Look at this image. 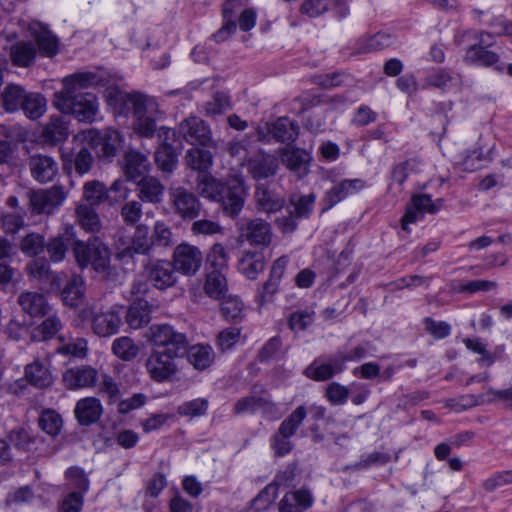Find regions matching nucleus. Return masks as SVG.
<instances>
[{"instance_id":"obj_50","label":"nucleus","mask_w":512,"mask_h":512,"mask_svg":"<svg viewBox=\"0 0 512 512\" xmlns=\"http://www.w3.org/2000/svg\"><path fill=\"white\" fill-rule=\"evenodd\" d=\"M44 236L37 232L25 235L20 241V250L28 257H37L45 249Z\"/></svg>"},{"instance_id":"obj_40","label":"nucleus","mask_w":512,"mask_h":512,"mask_svg":"<svg viewBox=\"0 0 512 512\" xmlns=\"http://www.w3.org/2000/svg\"><path fill=\"white\" fill-rule=\"evenodd\" d=\"M213 154L204 148L194 147L185 154V162L192 170L204 173L213 165Z\"/></svg>"},{"instance_id":"obj_21","label":"nucleus","mask_w":512,"mask_h":512,"mask_svg":"<svg viewBox=\"0 0 512 512\" xmlns=\"http://www.w3.org/2000/svg\"><path fill=\"white\" fill-rule=\"evenodd\" d=\"M293 477L292 471H284L275 477V480L262 489L252 500L251 508L255 512L265 511L274 502L277 496L278 488L286 484Z\"/></svg>"},{"instance_id":"obj_29","label":"nucleus","mask_w":512,"mask_h":512,"mask_svg":"<svg viewBox=\"0 0 512 512\" xmlns=\"http://www.w3.org/2000/svg\"><path fill=\"white\" fill-rule=\"evenodd\" d=\"M151 305L146 300L133 302L127 309L125 319L132 329H140L151 321Z\"/></svg>"},{"instance_id":"obj_8","label":"nucleus","mask_w":512,"mask_h":512,"mask_svg":"<svg viewBox=\"0 0 512 512\" xmlns=\"http://www.w3.org/2000/svg\"><path fill=\"white\" fill-rule=\"evenodd\" d=\"M31 215H52L64 202L66 192L59 185L47 189L29 190L26 193Z\"/></svg>"},{"instance_id":"obj_19","label":"nucleus","mask_w":512,"mask_h":512,"mask_svg":"<svg viewBox=\"0 0 512 512\" xmlns=\"http://www.w3.org/2000/svg\"><path fill=\"white\" fill-rule=\"evenodd\" d=\"M28 166L32 177L39 183L52 181L58 173V163L50 156L35 154L30 156Z\"/></svg>"},{"instance_id":"obj_49","label":"nucleus","mask_w":512,"mask_h":512,"mask_svg":"<svg viewBox=\"0 0 512 512\" xmlns=\"http://www.w3.org/2000/svg\"><path fill=\"white\" fill-rule=\"evenodd\" d=\"M72 236V228H70L66 230L65 235L55 237L45 244L51 261L60 262L65 258L67 252L66 241H69Z\"/></svg>"},{"instance_id":"obj_23","label":"nucleus","mask_w":512,"mask_h":512,"mask_svg":"<svg viewBox=\"0 0 512 512\" xmlns=\"http://www.w3.org/2000/svg\"><path fill=\"white\" fill-rule=\"evenodd\" d=\"M288 263V256H281L274 261L270 270L269 279L264 283L262 290L257 295V300L261 305L270 301L273 295L277 292L278 285Z\"/></svg>"},{"instance_id":"obj_53","label":"nucleus","mask_w":512,"mask_h":512,"mask_svg":"<svg viewBox=\"0 0 512 512\" xmlns=\"http://www.w3.org/2000/svg\"><path fill=\"white\" fill-rule=\"evenodd\" d=\"M230 98L223 92H216L212 98L202 106L206 116L214 117L230 109Z\"/></svg>"},{"instance_id":"obj_12","label":"nucleus","mask_w":512,"mask_h":512,"mask_svg":"<svg viewBox=\"0 0 512 512\" xmlns=\"http://www.w3.org/2000/svg\"><path fill=\"white\" fill-rule=\"evenodd\" d=\"M147 280L153 287L166 290L173 287L178 280L177 271L171 261L154 260L145 266Z\"/></svg>"},{"instance_id":"obj_35","label":"nucleus","mask_w":512,"mask_h":512,"mask_svg":"<svg viewBox=\"0 0 512 512\" xmlns=\"http://www.w3.org/2000/svg\"><path fill=\"white\" fill-rule=\"evenodd\" d=\"M342 370L337 367V355L335 354L328 363H322L319 360L313 361L305 369V375L315 381H326Z\"/></svg>"},{"instance_id":"obj_62","label":"nucleus","mask_w":512,"mask_h":512,"mask_svg":"<svg viewBox=\"0 0 512 512\" xmlns=\"http://www.w3.org/2000/svg\"><path fill=\"white\" fill-rule=\"evenodd\" d=\"M208 408V401L203 398L193 399L182 403L177 412L181 416L197 417L204 415Z\"/></svg>"},{"instance_id":"obj_41","label":"nucleus","mask_w":512,"mask_h":512,"mask_svg":"<svg viewBox=\"0 0 512 512\" xmlns=\"http://www.w3.org/2000/svg\"><path fill=\"white\" fill-rule=\"evenodd\" d=\"M464 60L470 64L490 67L499 62V56L483 46L470 45L466 51Z\"/></svg>"},{"instance_id":"obj_26","label":"nucleus","mask_w":512,"mask_h":512,"mask_svg":"<svg viewBox=\"0 0 512 512\" xmlns=\"http://www.w3.org/2000/svg\"><path fill=\"white\" fill-rule=\"evenodd\" d=\"M164 185L155 177L145 176L137 182V196L146 203L158 204L163 200Z\"/></svg>"},{"instance_id":"obj_54","label":"nucleus","mask_w":512,"mask_h":512,"mask_svg":"<svg viewBox=\"0 0 512 512\" xmlns=\"http://www.w3.org/2000/svg\"><path fill=\"white\" fill-rule=\"evenodd\" d=\"M83 197L89 202V206L99 205L107 198L105 185L98 180L88 181L83 187Z\"/></svg>"},{"instance_id":"obj_18","label":"nucleus","mask_w":512,"mask_h":512,"mask_svg":"<svg viewBox=\"0 0 512 512\" xmlns=\"http://www.w3.org/2000/svg\"><path fill=\"white\" fill-rule=\"evenodd\" d=\"M272 236L270 224L260 218L248 220L240 227V237L252 245L268 246Z\"/></svg>"},{"instance_id":"obj_55","label":"nucleus","mask_w":512,"mask_h":512,"mask_svg":"<svg viewBox=\"0 0 512 512\" xmlns=\"http://www.w3.org/2000/svg\"><path fill=\"white\" fill-rule=\"evenodd\" d=\"M307 412L304 406H298L279 426L278 431L284 436H293L306 418Z\"/></svg>"},{"instance_id":"obj_34","label":"nucleus","mask_w":512,"mask_h":512,"mask_svg":"<svg viewBox=\"0 0 512 512\" xmlns=\"http://www.w3.org/2000/svg\"><path fill=\"white\" fill-rule=\"evenodd\" d=\"M85 292L84 280L80 275H72L64 286L61 297L65 305L77 307L83 300Z\"/></svg>"},{"instance_id":"obj_28","label":"nucleus","mask_w":512,"mask_h":512,"mask_svg":"<svg viewBox=\"0 0 512 512\" xmlns=\"http://www.w3.org/2000/svg\"><path fill=\"white\" fill-rule=\"evenodd\" d=\"M313 497L310 491L299 489L288 492L279 503L280 512H303L312 505Z\"/></svg>"},{"instance_id":"obj_52","label":"nucleus","mask_w":512,"mask_h":512,"mask_svg":"<svg viewBox=\"0 0 512 512\" xmlns=\"http://www.w3.org/2000/svg\"><path fill=\"white\" fill-rule=\"evenodd\" d=\"M112 351L118 358L129 361L137 356L139 348L130 337L122 336L113 341Z\"/></svg>"},{"instance_id":"obj_7","label":"nucleus","mask_w":512,"mask_h":512,"mask_svg":"<svg viewBox=\"0 0 512 512\" xmlns=\"http://www.w3.org/2000/svg\"><path fill=\"white\" fill-rule=\"evenodd\" d=\"M182 355L153 349L145 362L149 377L156 383L171 381L179 372L177 360Z\"/></svg>"},{"instance_id":"obj_11","label":"nucleus","mask_w":512,"mask_h":512,"mask_svg":"<svg viewBox=\"0 0 512 512\" xmlns=\"http://www.w3.org/2000/svg\"><path fill=\"white\" fill-rule=\"evenodd\" d=\"M202 261L203 255L198 247L188 243H181L175 247L171 263L176 271L192 276L198 272Z\"/></svg>"},{"instance_id":"obj_57","label":"nucleus","mask_w":512,"mask_h":512,"mask_svg":"<svg viewBox=\"0 0 512 512\" xmlns=\"http://www.w3.org/2000/svg\"><path fill=\"white\" fill-rule=\"evenodd\" d=\"M221 312L226 320H241L243 317V303L236 296L224 297L221 303Z\"/></svg>"},{"instance_id":"obj_13","label":"nucleus","mask_w":512,"mask_h":512,"mask_svg":"<svg viewBox=\"0 0 512 512\" xmlns=\"http://www.w3.org/2000/svg\"><path fill=\"white\" fill-rule=\"evenodd\" d=\"M220 198L217 203L220 204L224 214L236 217L245 203V190L242 181L239 179L227 180Z\"/></svg>"},{"instance_id":"obj_16","label":"nucleus","mask_w":512,"mask_h":512,"mask_svg":"<svg viewBox=\"0 0 512 512\" xmlns=\"http://www.w3.org/2000/svg\"><path fill=\"white\" fill-rule=\"evenodd\" d=\"M248 173L255 180L273 177L279 170L278 157L260 150L246 162Z\"/></svg>"},{"instance_id":"obj_36","label":"nucleus","mask_w":512,"mask_h":512,"mask_svg":"<svg viewBox=\"0 0 512 512\" xmlns=\"http://www.w3.org/2000/svg\"><path fill=\"white\" fill-rule=\"evenodd\" d=\"M25 378L38 388H46L53 382L49 369L40 360H35L25 367Z\"/></svg>"},{"instance_id":"obj_10","label":"nucleus","mask_w":512,"mask_h":512,"mask_svg":"<svg viewBox=\"0 0 512 512\" xmlns=\"http://www.w3.org/2000/svg\"><path fill=\"white\" fill-rule=\"evenodd\" d=\"M179 133L192 145L216 148L209 125L197 116H189L179 124Z\"/></svg>"},{"instance_id":"obj_27","label":"nucleus","mask_w":512,"mask_h":512,"mask_svg":"<svg viewBox=\"0 0 512 512\" xmlns=\"http://www.w3.org/2000/svg\"><path fill=\"white\" fill-rule=\"evenodd\" d=\"M31 34L36 40L40 54L44 57H53L58 53V39L40 23H34L30 27Z\"/></svg>"},{"instance_id":"obj_15","label":"nucleus","mask_w":512,"mask_h":512,"mask_svg":"<svg viewBox=\"0 0 512 512\" xmlns=\"http://www.w3.org/2000/svg\"><path fill=\"white\" fill-rule=\"evenodd\" d=\"M444 200L437 199L433 202L427 194L414 195L412 204L407 208L406 213L402 217V228L408 230V224L415 223L419 220L423 213H436L442 206Z\"/></svg>"},{"instance_id":"obj_32","label":"nucleus","mask_w":512,"mask_h":512,"mask_svg":"<svg viewBox=\"0 0 512 512\" xmlns=\"http://www.w3.org/2000/svg\"><path fill=\"white\" fill-rule=\"evenodd\" d=\"M265 258L261 252H245L238 261V270L248 279L254 280L264 270Z\"/></svg>"},{"instance_id":"obj_60","label":"nucleus","mask_w":512,"mask_h":512,"mask_svg":"<svg viewBox=\"0 0 512 512\" xmlns=\"http://www.w3.org/2000/svg\"><path fill=\"white\" fill-rule=\"evenodd\" d=\"M24 210L5 213L1 217L2 229L6 234H16L25 227Z\"/></svg>"},{"instance_id":"obj_39","label":"nucleus","mask_w":512,"mask_h":512,"mask_svg":"<svg viewBox=\"0 0 512 512\" xmlns=\"http://www.w3.org/2000/svg\"><path fill=\"white\" fill-rule=\"evenodd\" d=\"M366 184L362 179H346L335 185L327 192L331 204H336L349 195L355 194L365 188Z\"/></svg>"},{"instance_id":"obj_37","label":"nucleus","mask_w":512,"mask_h":512,"mask_svg":"<svg viewBox=\"0 0 512 512\" xmlns=\"http://www.w3.org/2000/svg\"><path fill=\"white\" fill-rule=\"evenodd\" d=\"M37 50L32 42L19 41L11 46L10 57L13 65L29 67L33 64Z\"/></svg>"},{"instance_id":"obj_44","label":"nucleus","mask_w":512,"mask_h":512,"mask_svg":"<svg viewBox=\"0 0 512 512\" xmlns=\"http://www.w3.org/2000/svg\"><path fill=\"white\" fill-rule=\"evenodd\" d=\"M62 328V322L55 314L49 315L32 332L33 341H46L53 338Z\"/></svg>"},{"instance_id":"obj_47","label":"nucleus","mask_w":512,"mask_h":512,"mask_svg":"<svg viewBox=\"0 0 512 512\" xmlns=\"http://www.w3.org/2000/svg\"><path fill=\"white\" fill-rule=\"evenodd\" d=\"M97 84L98 77L95 74L90 72L76 73L64 78L63 88L61 90L81 92V89Z\"/></svg>"},{"instance_id":"obj_45","label":"nucleus","mask_w":512,"mask_h":512,"mask_svg":"<svg viewBox=\"0 0 512 512\" xmlns=\"http://www.w3.org/2000/svg\"><path fill=\"white\" fill-rule=\"evenodd\" d=\"M76 217L79 225L87 232H98L101 221L97 212L89 205L80 204L76 208Z\"/></svg>"},{"instance_id":"obj_42","label":"nucleus","mask_w":512,"mask_h":512,"mask_svg":"<svg viewBox=\"0 0 512 512\" xmlns=\"http://www.w3.org/2000/svg\"><path fill=\"white\" fill-rule=\"evenodd\" d=\"M26 95L21 86L8 84L1 94L3 108L7 112H15L19 108L22 109Z\"/></svg>"},{"instance_id":"obj_14","label":"nucleus","mask_w":512,"mask_h":512,"mask_svg":"<svg viewBox=\"0 0 512 512\" xmlns=\"http://www.w3.org/2000/svg\"><path fill=\"white\" fill-rule=\"evenodd\" d=\"M98 380V372L89 365L66 369L62 374V383L68 390L93 388Z\"/></svg>"},{"instance_id":"obj_22","label":"nucleus","mask_w":512,"mask_h":512,"mask_svg":"<svg viewBox=\"0 0 512 512\" xmlns=\"http://www.w3.org/2000/svg\"><path fill=\"white\" fill-rule=\"evenodd\" d=\"M17 303L22 311L31 317L47 315L51 307L44 294L36 291H25L19 294Z\"/></svg>"},{"instance_id":"obj_5","label":"nucleus","mask_w":512,"mask_h":512,"mask_svg":"<svg viewBox=\"0 0 512 512\" xmlns=\"http://www.w3.org/2000/svg\"><path fill=\"white\" fill-rule=\"evenodd\" d=\"M76 138L92 148L100 159L107 160H111L116 155L122 143L120 133L111 128L103 132L87 129L79 132Z\"/></svg>"},{"instance_id":"obj_38","label":"nucleus","mask_w":512,"mask_h":512,"mask_svg":"<svg viewBox=\"0 0 512 512\" xmlns=\"http://www.w3.org/2000/svg\"><path fill=\"white\" fill-rule=\"evenodd\" d=\"M204 292L212 299H223L228 291V284L226 276L220 270H213L206 276Z\"/></svg>"},{"instance_id":"obj_6","label":"nucleus","mask_w":512,"mask_h":512,"mask_svg":"<svg viewBox=\"0 0 512 512\" xmlns=\"http://www.w3.org/2000/svg\"><path fill=\"white\" fill-rule=\"evenodd\" d=\"M146 338L155 349H160V351L184 354L187 350L186 335L176 331L168 324L151 325L146 332Z\"/></svg>"},{"instance_id":"obj_3","label":"nucleus","mask_w":512,"mask_h":512,"mask_svg":"<svg viewBox=\"0 0 512 512\" xmlns=\"http://www.w3.org/2000/svg\"><path fill=\"white\" fill-rule=\"evenodd\" d=\"M53 103L59 111L81 122H92L98 111L97 98L92 93L60 90L54 94Z\"/></svg>"},{"instance_id":"obj_17","label":"nucleus","mask_w":512,"mask_h":512,"mask_svg":"<svg viewBox=\"0 0 512 512\" xmlns=\"http://www.w3.org/2000/svg\"><path fill=\"white\" fill-rule=\"evenodd\" d=\"M278 155L282 164L298 178L308 174L311 157L307 151L287 145L279 149Z\"/></svg>"},{"instance_id":"obj_63","label":"nucleus","mask_w":512,"mask_h":512,"mask_svg":"<svg viewBox=\"0 0 512 512\" xmlns=\"http://www.w3.org/2000/svg\"><path fill=\"white\" fill-rule=\"evenodd\" d=\"M512 484V470L500 471L492 474L482 482V488L487 493L494 492L497 488Z\"/></svg>"},{"instance_id":"obj_64","label":"nucleus","mask_w":512,"mask_h":512,"mask_svg":"<svg viewBox=\"0 0 512 512\" xmlns=\"http://www.w3.org/2000/svg\"><path fill=\"white\" fill-rule=\"evenodd\" d=\"M142 204L139 201L131 200L126 202L120 211V215L127 225H135L142 216Z\"/></svg>"},{"instance_id":"obj_51","label":"nucleus","mask_w":512,"mask_h":512,"mask_svg":"<svg viewBox=\"0 0 512 512\" xmlns=\"http://www.w3.org/2000/svg\"><path fill=\"white\" fill-rule=\"evenodd\" d=\"M22 110L30 119H38L46 111V99L39 93L27 94Z\"/></svg>"},{"instance_id":"obj_20","label":"nucleus","mask_w":512,"mask_h":512,"mask_svg":"<svg viewBox=\"0 0 512 512\" xmlns=\"http://www.w3.org/2000/svg\"><path fill=\"white\" fill-rule=\"evenodd\" d=\"M73 413L80 426H90L101 418L103 406L98 398L85 397L76 402Z\"/></svg>"},{"instance_id":"obj_1","label":"nucleus","mask_w":512,"mask_h":512,"mask_svg":"<svg viewBox=\"0 0 512 512\" xmlns=\"http://www.w3.org/2000/svg\"><path fill=\"white\" fill-rule=\"evenodd\" d=\"M105 98L108 105L115 111L132 112L134 130L137 134L146 138L154 136L157 121L162 115L154 98L138 92L126 93L117 87H108L105 90Z\"/></svg>"},{"instance_id":"obj_56","label":"nucleus","mask_w":512,"mask_h":512,"mask_svg":"<svg viewBox=\"0 0 512 512\" xmlns=\"http://www.w3.org/2000/svg\"><path fill=\"white\" fill-rule=\"evenodd\" d=\"M40 428L51 436L59 433L62 427V418L55 410H45L38 420Z\"/></svg>"},{"instance_id":"obj_9","label":"nucleus","mask_w":512,"mask_h":512,"mask_svg":"<svg viewBox=\"0 0 512 512\" xmlns=\"http://www.w3.org/2000/svg\"><path fill=\"white\" fill-rule=\"evenodd\" d=\"M168 193L176 216L183 220H194L200 216L203 206L195 193L182 186L170 187Z\"/></svg>"},{"instance_id":"obj_30","label":"nucleus","mask_w":512,"mask_h":512,"mask_svg":"<svg viewBox=\"0 0 512 512\" xmlns=\"http://www.w3.org/2000/svg\"><path fill=\"white\" fill-rule=\"evenodd\" d=\"M149 162L145 155L131 150L125 154L124 172L131 181L140 180L148 172Z\"/></svg>"},{"instance_id":"obj_33","label":"nucleus","mask_w":512,"mask_h":512,"mask_svg":"<svg viewBox=\"0 0 512 512\" xmlns=\"http://www.w3.org/2000/svg\"><path fill=\"white\" fill-rule=\"evenodd\" d=\"M268 132L279 142H293L298 136L299 127L289 118L282 117L269 125Z\"/></svg>"},{"instance_id":"obj_31","label":"nucleus","mask_w":512,"mask_h":512,"mask_svg":"<svg viewBox=\"0 0 512 512\" xmlns=\"http://www.w3.org/2000/svg\"><path fill=\"white\" fill-rule=\"evenodd\" d=\"M225 185L226 182L215 178L211 174H202L196 179V188L199 195L212 202L221 199V193Z\"/></svg>"},{"instance_id":"obj_25","label":"nucleus","mask_w":512,"mask_h":512,"mask_svg":"<svg viewBox=\"0 0 512 512\" xmlns=\"http://www.w3.org/2000/svg\"><path fill=\"white\" fill-rule=\"evenodd\" d=\"M254 197L257 209L267 214L276 213L285 206L284 197L265 185L256 187Z\"/></svg>"},{"instance_id":"obj_2","label":"nucleus","mask_w":512,"mask_h":512,"mask_svg":"<svg viewBox=\"0 0 512 512\" xmlns=\"http://www.w3.org/2000/svg\"><path fill=\"white\" fill-rule=\"evenodd\" d=\"M71 249L80 268L91 266L104 277L110 275V250L98 237L89 238L87 242L73 240Z\"/></svg>"},{"instance_id":"obj_4","label":"nucleus","mask_w":512,"mask_h":512,"mask_svg":"<svg viewBox=\"0 0 512 512\" xmlns=\"http://www.w3.org/2000/svg\"><path fill=\"white\" fill-rule=\"evenodd\" d=\"M122 309L120 305H113L107 310H96L85 307L80 311L82 319H89L92 331L100 337H110L120 330L122 325Z\"/></svg>"},{"instance_id":"obj_43","label":"nucleus","mask_w":512,"mask_h":512,"mask_svg":"<svg viewBox=\"0 0 512 512\" xmlns=\"http://www.w3.org/2000/svg\"><path fill=\"white\" fill-rule=\"evenodd\" d=\"M42 135L51 144L64 141L68 136V127L62 116H51L43 129Z\"/></svg>"},{"instance_id":"obj_46","label":"nucleus","mask_w":512,"mask_h":512,"mask_svg":"<svg viewBox=\"0 0 512 512\" xmlns=\"http://www.w3.org/2000/svg\"><path fill=\"white\" fill-rule=\"evenodd\" d=\"M188 360L194 368L204 370L214 360V352L209 345H194L188 350Z\"/></svg>"},{"instance_id":"obj_61","label":"nucleus","mask_w":512,"mask_h":512,"mask_svg":"<svg viewBox=\"0 0 512 512\" xmlns=\"http://www.w3.org/2000/svg\"><path fill=\"white\" fill-rule=\"evenodd\" d=\"M418 166V162L414 159H410L395 165L391 172V180L393 183L398 185V192L402 191V184L407 179L410 172L415 171Z\"/></svg>"},{"instance_id":"obj_24","label":"nucleus","mask_w":512,"mask_h":512,"mask_svg":"<svg viewBox=\"0 0 512 512\" xmlns=\"http://www.w3.org/2000/svg\"><path fill=\"white\" fill-rule=\"evenodd\" d=\"M154 247L152 236L146 225H137L131 244L118 253L120 258L132 257L134 254L148 255Z\"/></svg>"},{"instance_id":"obj_48","label":"nucleus","mask_w":512,"mask_h":512,"mask_svg":"<svg viewBox=\"0 0 512 512\" xmlns=\"http://www.w3.org/2000/svg\"><path fill=\"white\" fill-rule=\"evenodd\" d=\"M155 161L161 171L173 172L177 165V155L172 145L168 143L160 144L155 152Z\"/></svg>"},{"instance_id":"obj_58","label":"nucleus","mask_w":512,"mask_h":512,"mask_svg":"<svg viewBox=\"0 0 512 512\" xmlns=\"http://www.w3.org/2000/svg\"><path fill=\"white\" fill-rule=\"evenodd\" d=\"M316 196L313 193L303 196H292L290 198V204L294 207L293 215L297 218H306L308 217L314 206Z\"/></svg>"},{"instance_id":"obj_59","label":"nucleus","mask_w":512,"mask_h":512,"mask_svg":"<svg viewBox=\"0 0 512 512\" xmlns=\"http://www.w3.org/2000/svg\"><path fill=\"white\" fill-rule=\"evenodd\" d=\"M152 239L154 246L170 247L173 245V233L171 228L161 220L154 223Z\"/></svg>"}]
</instances>
